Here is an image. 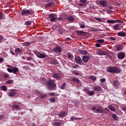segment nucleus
I'll return each instance as SVG.
<instances>
[{
  "label": "nucleus",
  "instance_id": "f257e3e1",
  "mask_svg": "<svg viewBox=\"0 0 126 126\" xmlns=\"http://www.w3.org/2000/svg\"><path fill=\"white\" fill-rule=\"evenodd\" d=\"M46 85L48 89H50L51 90H56L57 85H56L54 81L52 80H48L46 83Z\"/></svg>",
  "mask_w": 126,
  "mask_h": 126
},
{
  "label": "nucleus",
  "instance_id": "f03ea898",
  "mask_svg": "<svg viewBox=\"0 0 126 126\" xmlns=\"http://www.w3.org/2000/svg\"><path fill=\"white\" fill-rule=\"evenodd\" d=\"M34 13V11L32 10L24 9L22 10L21 15L22 16H28V15H32Z\"/></svg>",
  "mask_w": 126,
  "mask_h": 126
},
{
  "label": "nucleus",
  "instance_id": "7ed1b4c3",
  "mask_svg": "<svg viewBox=\"0 0 126 126\" xmlns=\"http://www.w3.org/2000/svg\"><path fill=\"white\" fill-rule=\"evenodd\" d=\"M48 18L50 19V22H56L58 19V15L55 13L48 14Z\"/></svg>",
  "mask_w": 126,
  "mask_h": 126
},
{
  "label": "nucleus",
  "instance_id": "20e7f679",
  "mask_svg": "<svg viewBox=\"0 0 126 126\" xmlns=\"http://www.w3.org/2000/svg\"><path fill=\"white\" fill-rule=\"evenodd\" d=\"M34 54H35L37 58L39 59H45L46 58V55L42 54L38 51H34Z\"/></svg>",
  "mask_w": 126,
  "mask_h": 126
},
{
  "label": "nucleus",
  "instance_id": "39448f33",
  "mask_svg": "<svg viewBox=\"0 0 126 126\" xmlns=\"http://www.w3.org/2000/svg\"><path fill=\"white\" fill-rule=\"evenodd\" d=\"M16 90L12 89L10 90L8 95L10 97H13V96H15V95H16Z\"/></svg>",
  "mask_w": 126,
  "mask_h": 126
},
{
  "label": "nucleus",
  "instance_id": "423d86ee",
  "mask_svg": "<svg viewBox=\"0 0 126 126\" xmlns=\"http://www.w3.org/2000/svg\"><path fill=\"white\" fill-rule=\"evenodd\" d=\"M99 3L100 5L103 6L104 7H106V6H108V2L104 0L99 1Z\"/></svg>",
  "mask_w": 126,
  "mask_h": 126
},
{
  "label": "nucleus",
  "instance_id": "0eeeda50",
  "mask_svg": "<svg viewBox=\"0 0 126 126\" xmlns=\"http://www.w3.org/2000/svg\"><path fill=\"white\" fill-rule=\"evenodd\" d=\"M75 61L76 63H82V59L79 56L75 57Z\"/></svg>",
  "mask_w": 126,
  "mask_h": 126
},
{
  "label": "nucleus",
  "instance_id": "6e6552de",
  "mask_svg": "<svg viewBox=\"0 0 126 126\" xmlns=\"http://www.w3.org/2000/svg\"><path fill=\"white\" fill-rule=\"evenodd\" d=\"M53 76L57 79H62V76L59 73L53 74Z\"/></svg>",
  "mask_w": 126,
  "mask_h": 126
},
{
  "label": "nucleus",
  "instance_id": "1a4fd4ad",
  "mask_svg": "<svg viewBox=\"0 0 126 126\" xmlns=\"http://www.w3.org/2000/svg\"><path fill=\"white\" fill-rule=\"evenodd\" d=\"M117 35L118 36H120V37H126V32L122 31L118 32Z\"/></svg>",
  "mask_w": 126,
  "mask_h": 126
},
{
  "label": "nucleus",
  "instance_id": "9d476101",
  "mask_svg": "<svg viewBox=\"0 0 126 126\" xmlns=\"http://www.w3.org/2000/svg\"><path fill=\"white\" fill-rule=\"evenodd\" d=\"M115 66H110L107 68V71L108 72H111L114 73V69Z\"/></svg>",
  "mask_w": 126,
  "mask_h": 126
},
{
  "label": "nucleus",
  "instance_id": "9b49d317",
  "mask_svg": "<svg viewBox=\"0 0 126 126\" xmlns=\"http://www.w3.org/2000/svg\"><path fill=\"white\" fill-rule=\"evenodd\" d=\"M94 91L99 92L102 90V88L99 86H96L94 88Z\"/></svg>",
  "mask_w": 126,
  "mask_h": 126
},
{
  "label": "nucleus",
  "instance_id": "f8f14e48",
  "mask_svg": "<svg viewBox=\"0 0 126 126\" xmlns=\"http://www.w3.org/2000/svg\"><path fill=\"white\" fill-rule=\"evenodd\" d=\"M116 50L117 52H119V51H122L123 50V45L119 44L116 46Z\"/></svg>",
  "mask_w": 126,
  "mask_h": 126
},
{
  "label": "nucleus",
  "instance_id": "ddd939ff",
  "mask_svg": "<svg viewBox=\"0 0 126 126\" xmlns=\"http://www.w3.org/2000/svg\"><path fill=\"white\" fill-rule=\"evenodd\" d=\"M71 81H72L73 82H75V83H80V80H79V79L75 77L72 78Z\"/></svg>",
  "mask_w": 126,
  "mask_h": 126
},
{
  "label": "nucleus",
  "instance_id": "4468645a",
  "mask_svg": "<svg viewBox=\"0 0 126 126\" xmlns=\"http://www.w3.org/2000/svg\"><path fill=\"white\" fill-rule=\"evenodd\" d=\"M80 2L79 5V6H83L87 2L86 1V0H80Z\"/></svg>",
  "mask_w": 126,
  "mask_h": 126
},
{
  "label": "nucleus",
  "instance_id": "2eb2a0df",
  "mask_svg": "<svg viewBox=\"0 0 126 126\" xmlns=\"http://www.w3.org/2000/svg\"><path fill=\"white\" fill-rule=\"evenodd\" d=\"M54 5H55V3H54L53 1L49 2V3L45 4V6L47 7H51V6H54Z\"/></svg>",
  "mask_w": 126,
  "mask_h": 126
},
{
  "label": "nucleus",
  "instance_id": "dca6fc26",
  "mask_svg": "<svg viewBox=\"0 0 126 126\" xmlns=\"http://www.w3.org/2000/svg\"><path fill=\"white\" fill-rule=\"evenodd\" d=\"M18 71H19V69L17 67H14L12 69V73H14V74H17Z\"/></svg>",
  "mask_w": 126,
  "mask_h": 126
},
{
  "label": "nucleus",
  "instance_id": "f3484780",
  "mask_svg": "<svg viewBox=\"0 0 126 126\" xmlns=\"http://www.w3.org/2000/svg\"><path fill=\"white\" fill-rule=\"evenodd\" d=\"M82 59H83V61L84 62V63H87V62H88V61L89 60V57L84 56L83 57Z\"/></svg>",
  "mask_w": 126,
  "mask_h": 126
},
{
  "label": "nucleus",
  "instance_id": "a211bd4d",
  "mask_svg": "<svg viewBox=\"0 0 126 126\" xmlns=\"http://www.w3.org/2000/svg\"><path fill=\"white\" fill-rule=\"evenodd\" d=\"M113 86H114V87H119V86H120V82L118 81H114L113 82Z\"/></svg>",
  "mask_w": 126,
  "mask_h": 126
},
{
  "label": "nucleus",
  "instance_id": "6ab92c4d",
  "mask_svg": "<svg viewBox=\"0 0 126 126\" xmlns=\"http://www.w3.org/2000/svg\"><path fill=\"white\" fill-rule=\"evenodd\" d=\"M121 72V70L118 67L114 66L113 73H120Z\"/></svg>",
  "mask_w": 126,
  "mask_h": 126
},
{
  "label": "nucleus",
  "instance_id": "aec40b11",
  "mask_svg": "<svg viewBox=\"0 0 126 126\" xmlns=\"http://www.w3.org/2000/svg\"><path fill=\"white\" fill-rule=\"evenodd\" d=\"M96 112L100 113V114H103L104 113V110H103V107H99L98 108L96 109Z\"/></svg>",
  "mask_w": 126,
  "mask_h": 126
},
{
  "label": "nucleus",
  "instance_id": "412c9836",
  "mask_svg": "<svg viewBox=\"0 0 126 126\" xmlns=\"http://www.w3.org/2000/svg\"><path fill=\"white\" fill-rule=\"evenodd\" d=\"M125 57V53H120L118 55V57L120 59V60H123Z\"/></svg>",
  "mask_w": 126,
  "mask_h": 126
},
{
  "label": "nucleus",
  "instance_id": "4be33fe9",
  "mask_svg": "<svg viewBox=\"0 0 126 126\" xmlns=\"http://www.w3.org/2000/svg\"><path fill=\"white\" fill-rule=\"evenodd\" d=\"M120 25H119L118 24H116L113 27V29L114 30H121V29H120Z\"/></svg>",
  "mask_w": 126,
  "mask_h": 126
},
{
  "label": "nucleus",
  "instance_id": "5701e85b",
  "mask_svg": "<svg viewBox=\"0 0 126 126\" xmlns=\"http://www.w3.org/2000/svg\"><path fill=\"white\" fill-rule=\"evenodd\" d=\"M72 73L77 76L80 75V71H77L76 70H74L73 71H72Z\"/></svg>",
  "mask_w": 126,
  "mask_h": 126
},
{
  "label": "nucleus",
  "instance_id": "b1692460",
  "mask_svg": "<svg viewBox=\"0 0 126 126\" xmlns=\"http://www.w3.org/2000/svg\"><path fill=\"white\" fill-rule=\"evenodd\" d=\"M38 94L40 95L39 97L41 99H44V98H46L47 97V94H42L41 92H38Z\"/></svg>",
  "mask_w": 126,
  "mask_h": 126
},
{
  "label": "nucleus",
  "instance_id": "393cba45",
  "mask_svg": "<svg viewBox=\"0 0 126 126\" xmlns=\"http://www.w3.org/2000/svg\"><path fill=\"white\" fill-rule=\"evenodd\" d=\"M50 63L52 64H58V61L56 59H52L50 61Z\"/></svg>",
  "mask_w": 126,
  "mask_h": 126
},
{
  "label": "nucleus",
  "instance_id": "a878e982",
  "mask_svg": "<svg viewBox=\"0 0 126 126\" xmlns=\"http://www.w3.org/2000/svg\"><path fill=\"white\" fill-rule=\"evenodd\" d=\"M107 107L108 108V109L111 110V111H112V112L116 111V108L114 107V106H112L111 105H108Z\"/></svg>",
  "mask_w": 126,
  "mask_h": 126
},
{
  "label": "nucleus",
  "instance_id": "bb28decb",
  "mask_svg": "<svg viewBox=\"0 0 126 126\" xmlns=\"http://www.w3.org/2000/svg\"><path fill=\"white\" fill-rule=\"evenodd\" d=\"M67 58L69 60H72L73 59V55L70 53H67L66 54Z\"/></svg>",
  "mask_w": 126,
  "mask_h": 126
},
{
  "label": "nucleus",
  "instance_id": "cd10ccee",
  "mask_svg": "<svg viewBox=\"0 0 126 126\" xmlns=\"http://www.w3.org/2000/svg\"><path fill=\"white\" fill-rule=\"evenodd\" d=\"M70 120L71 122H72L73 121H77V120H81V119L80 118H77V117L72 116L70 118Z\"/></svg>",
  "mask_w": 126,
  "mask_h": 126
},
{
  "label": "nucleus",
  "instance_id": "c85d7f7f",
  "mask_svg": "<svg viewBox=\"0 0 126 126\" xmlns=\"http://www.w3.org/2000/svg\"><path fill=\"white\" fill-rule=\"evenodd\" d=\"M54 50L56 52H58V53H61V52H62V49L59 46L55 47Z\"/></svg>",
  "mask_w": 126,
  "mask_h": 126
},
{
  "label": "nucleus",
  "instance_id": "c756f323",
  "mask_svg": "<svg viewBox=\"0 0 126 126\" xmlns=\"http://www.w3.org/2000/svg\"><path fill=\"white\" fill-rule=\"evenodd\" d=\"M77 35H83L85 34V32L82 31H77Z\"/></svg>",
  "mask_w": 126,
  "mask_h": 126
},
{
  "label": "nucleus",
  "instance_id": "7c9ffc66",
  "mask_svg": "<svg viewBox=\"0 0 126 126\" xmlns=\"http://www.w3.org/2000/svg\"><path fill=\"white\" fill-rule=\"evenodd\" d=\"M112 117L114 120V121H118L119 119L118 118V116L116 114H112Z\"/></svg>",
  "mask_w": 126,
  "mask_h": 126
},
{
  "label": "nucleus",
  "instance_id": "2f4dec72",
  "mask_svg": "<svg viewBox=\"0 0 126 126\" xmlns=\"http://www.w3.org/2000/svg\"><path fill=\"white\" fill-rule=\"evenodd\" d=\"M13 80H9L5 82L6 84H13Z\"/></svg>",
  "mask_w": 126,
  "mask_h": 126
},
{
  "label": "nucleus",
  "instance_id": "473e14b6",
  "mask_svg": "<svg viewBox=\"0 0 126 126\" xmlns=\"http://www.w3.org/2000/svg\"><path fill=\"white\" fill-rule=\"evenodd\" d=\"M94 94H95V92L93 91H89L87 95H89V96H93Z\"/></svg>",
  "mask_w": 126,
  "mask_h": 126
},
{
  "label": "nucleus",
  "instance_id": "72a5a7b5",
  "mask_svg": "<svg viewBox=\"0 0 126 126\" xmlns=\"http://www.w3.org/2000/svg\"><path fill=\"white\" fill-rule=\"evenodd\" d=\"M88 52L86 50H81L80 51V53L81 55H87Z\"/></svg>",
  "mask_w": 126,
  "mask_h": 126
},
{
  "label": "nucleus",
  "instance_id": "f704fd0d",
  "mask_svg": "<svg viewBox=\"0 0 126 126\" xmlns=\"http://www.w3.org/2000/svg\"><path fill=\"white\" fill-rule=\"evenodd\" d=\"M49 102H51V103H55L56 102V98L54 97H51L49 99Z\"/></svg>",
  "mask_w": 126,
  "mask_h": 126
},
{
  "label": "nucleus",
  "instance_id": "c9c22d12",
  "mask_svg": "<svg viewBox=\"0 0 126 126\" xmlns=\"http://www.w3.org/2000/svg\"><path fill=\"white\" fill-rule=\"evenodd\" d=\"M68 20H69L71 22H73V21H74V18L72 16H70L69 18L67 19Z\"/></svg>",
  "mask_w": 126,
  "mask_h": 126
},
{
  "label": "nucleus",
  "instance_id": "e433bc0d",
  "mask_svg": "<svg viewBox=\"0 0 126 126\" xmlns=\"http://www.w3.org/2000/svg\"><path fill=\"white\" fill-rule=\"evenodd\" d=\"M53 126H62V123L60 122H55L54 123Z\"/></svg>",
  "mask_w": 126,
  "mask_h": 126
},
{
  "label": "nucleus",
  "instance_id": "4c0bfd02",
  "mask_svg": "<svg viewBox=\"0 0 126 126\" xmlns=\"http://www.w3.org/2000/svg\"><path fill=\"white\" fill-rule=\"evenodd\" d=\"M107 23L113 24L115 23V20H107Z\"/></svg>",
  "mask_w": 126,
  "mask_h": 126
},
{
  "label": "nucleus",
  "instance_id": "58836bf2",
  "mask_svg": "<svg viewBox=\"0 0 126 126\" xmlns=\"http://www.w3.org/2000/svg\"><path fill=\"white\" fill-rule=\"evenodd\" d=\"M65 115V113H64V112H62L60 114H59V116L61 118H63V117H64Z\"/></svg>",
  "mask_w": 126,
  "mask_h": 126
},
{
  "label": "nucleus",
  "instance_id": "ea45409f",
  "mask_svg": "<svg viewBox=\"0 0 126 126\" xmlns=\"http://www.w3.org/2000/svg\"><path fill=\"white\" fill-rule=\"evenodd\" d=\"M25 24L27 26L31 25V24H32V22H31L30 21H26L25 22Z\"/></svg>",
  "mask_w": 126,
  "mask_h": 126
},
{
  "label": "nucleus",
  "instance_id": "a19ab883",
  "mask_svg": "<svg viewBox=\"0 0 126 126\" xmlns=\"http://www.w3.org/2000/svg\"><path fill=\"white\" fill-rule=\"evenodd\" d=\"M98 55H99V56H106L107 55V53L104 52H100L98 53Z\"/></svg>",
  "mask_w": 126,
  "mask_h": 126
},
{
  "label": "nucleus",
  "instance_id": "79ce46f5",
  "mask_svg": "<svg viewBox=\"0 0 126 126\" xmlns=\"http://www.w3.org/2000/svg\"><path fill=\"white\" fill-rule=\"evenodd\" d=\"M23 46H29V45H31V42H24L23 43Z\"/></svg>",
  "mask_w": 126,
  "mask_h": 126
},
{
  "label": "nucleus",
  "instance_id": "37998d69",
  "mask_svg": "<svg viewBox=\"0 0 126 126\" xmlns=\"http://www.w3.org/2000/svg\"><path fill=\"white\" fill-rule=\"evenodd\" d=\"M3 77L4 78H8V77H9V75L7 73H4L3 75Z\"/></svg>",
  "mask_w": 126,
  "mask_h": 126
},
{
  "label": "nucleus",
  "instance_id": "c03bdc74",
  "mask_svg": "<svg viewBox=\"0 0 126 126\" xmlns=\"http://www.w3.org/2000/svg\"><path fill=\"white\" fill-rule=\"evenodd\" d=\"M15 53H21L22 51L20 48H16L15 50Z\"/></svg>",
  "mask_w": 126,
  "mask_h": 126
},
{
  "label": "nucleus",
  "instance_id": "a18cd8bd",
  "mask_svg": "<svg viewBox=\"0 0 126 126\" xmlns=\"http://www.w3.org/2000/svg\"><path fill=\"white\" fill-rule=\"evenodd\" d=\"M79 25H80V28H81V29H84L85 28V24H79Z\"/></svg>",
  "mask_w": 126,
  "mask_h": 126
},
{
  "label": "nucleus",
  "instance_id": "49530a36",
  "mask_svg": "<svg viewBox=\"0 0 126 126\" xmlns=\"http://www.w3.org/2000/svg\"><path fill=\"white\" fill-rule=\"evenodd\" d=\"M2 90L3 91H6V90H7V88H6V86H2Z\"/></svg>",
  "mask_w": 126,
  "mask_h": 126
},
{
  "label": "nucleus",
  "instance_id": "de8ad7c7",
  "mask_svg": "<svg viewBox=\"0 0 126 126\" xmlns=\"http://www.w3.org/2000/svg\"><path fill=\"white\" fill-rule=\"evenodd\" d=\"M83 91L84 92H85L86 93V94H88V92H89V90L88 89H87V88H85V89H83Z\"/></svg>",
  "mask_w": 126,
  "mask_h": 126
},
{
  "label": "nucleus",
  "instance_id": "09e8293b",
  "mask_svg": "<svg viewBox=\"0 0 126 126\" xmlns=\"http://www.w3.org/2000/svg\"><path fill=\"white\" fill-rule=\"evenodd\" d=\"M123 21L120 20H115L114 23H123Z\"/></svg>",
  "mask_w": 126,
  "mask_h": 126
},
{
  "label": "nucleus",
  "instance_id": "8fccbe9b",
  "mask_svg": "<svg viewBox=\"0 0 126 126\" xmlns=\"http://www.w3.org/2000/svg\"><path fill=\"white\" fill-rule=\"evenodd\" d=\"M95 20H97V21H99V22H102L103 21V20L101 19V18H95Z\"/></svg>",
  "mask_w": 126,
  "mask_h": 126
},
{
  "label": "nucleus",
  "instance_id": "3c124183",
  "mask_svg": "<svg viewBox=\"0 0 126 126\" xmlns=\"http://www.w3.org/2000/svg\"><path fill=\"white\" fill-rule=\"evenodd\" d=\"M105 40L104 39H98L97 40V43H104Z\"/></svg>",
  "mask_w": 126,
  "mask_h": 126
},
{
  "label": "nucleus",
  "instance_id": "603ef678",
  "mask_svg": "<svg viewBox=\"0 0 126 126\" xmlns=\"http://www.w3.org/2000/svg\"><path fill=\"white\" fill-rule=\"evenodd\" d=\"M13 109H19V106H18L17 105H13Z\"/></svg>",
  "mask_w": 126,
  "mask_h": 126
},
{
  "label": "nucleus",
  "instance_id": "864d4df0",
  "mask_svg": "<svg viewBox=\"0 0 126 126\" xmlns=\"http://www.w3.org/2000/svg\"><path fill=\"white\" fill-rule=\"evenodd\" d=\"M66 84L65 83H64L62 86L61 87V89H64V88L65 87Z\"/></svg>",
  "mask_w": 126,
  "mask_h": 126
},
{
  "label": "nucleus",
  "instance_id": "5fc2aeb1",
  "mask_svg": "<svg viewBox=\"0 0 126 126\" xmlns=\"http://www.w3.org/2000/svg\"><path fill=\"white\" fill-rule=\"evenodd\" d=\"M7 71H8V72H10V73H11V72H12V69H11V68H7Z\"/></svg>",
  "mask_w": 126,
  "mask_h": 126
},
{
  "label": "nucleus",
  "instance_id": "6e6d98bb",
  "mask_svg": "<svg viewBox=\"0 0 126 126\" xmlns=\"http://www.w3.org/2000/svg\"><path fill=\"white\" fill-rule=\"evenodd\" d=\"M56 93L54 92H52L49 94L50 96H55Z\"/></svg>",
  "mask_w": 126,
  "mask_h": 126
},
{
  "label": "nucleus",
  "instance_id": "4d7b16f0",
  "mask_svg": "<svg viewBox=\"0 0 126 126\" xmlns=\"http://www.w3.org/2000/svg\"><path fill=\"white\" fill-rule=\"evenodd\" d=\"M91 78L93 80V81H96V77H91Z\"/></svg>",
  "mask_w": 126,
  "mask_h": 126
},
{
  "label": "nucleus",
  "instance_id": "13d9d810",
  "mask_svg": "<svg viewBox=\"0 0 126 126\" xmlns=\"http://www.w3.org/2000/svg\"><path fill=\"white\" fill-rule=\"evenodd\" d=\"M95 46L96 47V48H100V47H101V44H100L99 43H96L95 44Z\"/></svg>",
  "mask_w": 126,
  "mask_h": 126
},
{
  "label": "nucleus",
  "instance_id": "bf43d9fd",
  "mask_svg": "<svg viewBox=\"0 0 126 126\" xmlns=\"http://www.w3.org/2000/svg\"><path fill=\"white\" fill-rule=\"evenodd\" d=\"M101 82H106V79L105 78H102L100 79Z\"/></svg>",
  "mask_w": 126,
  "mask_h": 126
},
{
  "label": "nucleus",
  "instance_id": "052dcab7",
  "mask_svg": "<svg viewBox=\"0 0 126 126\" xmlns=\"http://www.w3.org/2000/svg\"><path fill=\"white\" fill-rule=\"evenodd\" d=\"M110 40H111V41H115L116 38H115V37H110Z\"/></svg>",
  "mask_w": 126,
  "mask_h": 126
},
{
  "label": "nucleus",
  "instance_id": "680f3d73",
  "mask_svg": "<svg viewBox=\"0 0 126 126\" xmlns=\"http://www.w3.org/2000/svg\"><path fill=\"white\" fill-rule=\"evenodd\" d=\"M26 59H27L28 61H30V60H32V57H26Z\"/></svg>",
  "mask_w": 126,
  "mask_h": 126
},
{
  "label": "nucleus",
  "instance_id": "e2e57ef3",
  "mask_svg": "<svg viewBox=\"0 0 126 126\" xmlns=\"http://www.w3.org/2000/svg\"><path fill=\"white\" fill-rule=\"evenodd\" d=\"M92 111H96V107L94 106V107H92Z\"/></svg>",
  "mask_w": 126,
  "mask_h": 126
},
{
  "label": "nucleus",
  "instance_id": "0e129e2a",
  "mask_svg": "<svg viewBox=\"0 0 126 126\" xmlns=\"http://www.w3.org/2000/svg\"><path fill=\"white\" fill-rule=\"evenodd\" d=\"M0 19H2V13L0 12Z\"/></svg>",
  "mask_w": 126,
  "mask_h": 126
},
{
  "label": "nucleus",
  "instance_id": "69168bd1",
  "mask_svg": "<svg viewBox=\"0 0 126 126\" xmlns=\"http://www.w3.org/2000/svg\"><path fill=\"white\" fill-rule=\"evenodd\" d=\"M108 8L110 9H113V7L112 5H108Z\"/></svg>",
  "mask_w": 126,
  "mask_h": 126
},
{
  "label": "nucleus",
  "instance_id": "338daca9",
  "mask_svg": "<svg viewBox=\"0 0 126 126\" xmlns=\"http://www.w3.org/2000/svg\"><path fill=\"white\" fill-rule=\"evenodd\" d=\"M2 35H0V42H1L2 41Z\"/></svg>",
  "mask_w": 126,
  "mask_h": 126
},
{
  "label": "nucleus",
  "instance_id": "774afa93",
  "mask_svg": "<svg viewBox=\"0 0 126 126\" xmlns=\"http://www.w3.org/2000/svg\"><path fill=\"white\" fill-rule=\"evenodd\" d=\"M58 20H59L60 21H63V18H62L61 17H59L58 18H57Z\"/></svg>",
  "mask_w": 126,
  "mask_h": 126
}]
</instances>
